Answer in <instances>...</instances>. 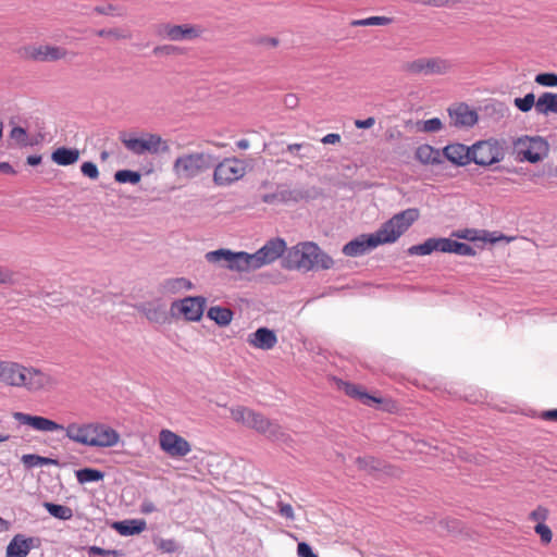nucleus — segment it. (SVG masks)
<instances>
[{
    "mask_svg": "<svg viewBox=\"0 0 557 557\" xmlns=\"http://www.w3.org/2000/svg\"><path fill=\"white\" fill-rule=\"evenodd\" d=\"M286 243L284 239L276 237L268 240L253 256V261L257 269L265 264L274 262L280 257H284L286 252Z\"/></svg>",
    "mask_w": 557,
    "mask_h": 557,
    "instance_id": "obj_13",
    "label": "nucleus"
},
{
    "mask_svg": "<svg viewBox=\"0 0 557 557\" xmlns=\"http://www.w3.org/2000/svg\"><path fill=\"white\" fill-rule=\"evenodd\" d=\"M13 419L20 424L29 425L34 430L40 432H54L64 429V425L59 424L48 418L32 416L20 411L13 413Z\"/></svg>",
    "mask_w": 557,
    "mask_h": 557,
    "instance_id": "obj_17",
    "label": "nucleus"
},
{
    "mask_svg": "<svg viewBox=\"0 0 557 557\" xmlns=\"http://www.w3.org/2000/svg\"><path fill=\"white\" fill-rule=\"evenodd\" d=\"M78 483L86 484L103 480L104 472L94 468H83L75 472Z\"/></svg>",
    "mask_w": 557,
    "mask_h": 557,
    "instance_id": "obj_33",
    "label": "nucleus"
},
{
    "mask_svg": "<svg viewBox=\"0 0 557 557\" xmlns=\"http://www.w3.org/2000/svg\"><path fill=\"white\" fill-rule=\"evenodd\" d=\"M443 252L456 253L458 256H474L476 253L471 245L446 237H444Z\"/></svg>",
    "mask_w": 557,
    "mask_h": 557,
    "instance_id": "obj_29",
    "label": "nucleus"
},
{
    "mask_svg": "<svg viewBox=\"0 0 557 557\" xmlns=\"http://www.w3.org/2000/svg\"><path fill=\"white\" fill-rule=\"evenodd\" d=\"M90 430L89 423H70L60 431L65 432V436L74 443L87 446L88 444V431Z\"/></svg>",
    "mask_w": 557,
    "mask_h": 557,
    "instance_id": "obj_23",
    "label": "nucleus"
},
{
    "mask_svg": "<svg viewBox=\"0 0 557 557\" xmlns=\"http://www.w3.org/2000/svg\"><path fill=\"white\" fill-rule=\"evenodd\" d=\"M147 527V523L143 519H128L117 521L113 524L114 530L123 536H131L141 533Z\"/></svg>",
    "mask_w": 557,
    "mask_h": 557,
    "instance_id": "obj_26",
    "label": "nucleus"
},
{
    "mask_svg": "<svg viewBox=\"0 0 557 557\" xmlns=\"http://www.w3.org/2000/svg\"><path fill=\"white\" fill-rule=\"evenodd\" d=\"M96 34L100 37H111L114 39H127L131 37V34L128 32H124L119 28H102L97 30Z\"/></svg>",
    "mask_w": 557,
    "mask_h": 557,
    "instance_id": "obj_45",
    "label": "nucleus"
},
{
    "mask_svg": "<svg viewBox=\"0 0 557 557\" xmlns=\"http://www.w3.org/2000/svg\"><path fill=\"white\" fill-rule=\"evenodd\" d=\"M247 343L255 348L270 350L276 345L277 337L274 331L259 327L248 335Z\"/></svg>",
    "mask_w": 557,
    "mask_h": 557,
    "instance_id": "obj_18",
    "label": "nucleus"
},
{
    "mask_svg": "<svg viewBox=\"0 0 557 557\" xmlns=\"http://www.w3.org/2000/svg\"><path fill=\"white\" fill-rule=\"evenodd\" d=\"M144 313L149 321L157 323L164 321L166 318V312L161 306L149 305L144 308Z\"/></svg>",
    "mask_w": 557,
    "mask_h": 557,
    "instance_id": "obj_41",
    "label": "nucleus"
},
{
    "mask_svg": "<svg viewBox=\"0 0 557 557\" xmlns=\"http://www.w3.org/2000/svg\"><path fill=\"white\" fill-rule=\"evenodd\" d=\"M345 393L358 400H360L364 405H371L372 403H380L381 400L374 396L369 395L367 392L362 391L359 385L346 383L345 384Z\"/></svg>",
    "mask_w": 557,
    "mask_h": 557,
    "instance_id": "obj_32",
    "label": "nucleus"
},
{
    "mask_svg": "<svg viewBox=\"0 0 557 557\" xmlns=\"http://www.w3.org/2000/svg\"><path fill=\"white\" fill-rule=\"evenodd\" d=\"M356 463L359 469H362V470H366L369 472L377 471L382 467L381 461L371 456L358 457L356 459Z\"/></svg>",
    "mask_w": 557,
    "mask_h": 557,
    "instance_id": "obj_40",
    "label": "nucleus"
},
{
    "mask_svg": "<svg viewBox=\"0 0 557 557\" xmlns=\"http://www.w3.org/2000/svg\"><path fill=\"white\" fill-rule=\"evenodd\" d=\"M247 428L253 429L258 433H261L271 440H280L284 435L278 423L269 420L263 414L255 410H251L250 412V419Z\"/></svg>",
    "mask_w": 557,
    "mask_h": 557,
    "instance_id": "obj_15",
    "label": "nucleus"
},
{
    "mask_svg": "<svg viewBox=\"0 0 557 557\" xmlns=\"http://www.w3.org/2000/svg\"><path fill=\"white\" fill-rule=\"evenodd\" d=\"M442 128V121L438 117H432L423 122L422 131L428 133L437 132Z\"/></svg>",
    "mask_w": 557,
    "mask_h": 557,
    "instance_id": "obj_53",
    "label": "nucleus"
},
{
    "mask_svg": "<svg viewBox=\"0 0 557 557\" xmlns=\"http://www.w3.org/2000/svg\"><path fill=\"white\" fill-rule=\"evenodd\" d=\"M373 242L375 240L372 238L371 234L361 235L344 245L343 253L349 257L362 256L377 247Z\"/></svg>",
    "mask_w": 557,
    "mask_h": 557,
    "instance_id": "obj_20",
    "label": "nucleus"
},
{
    "mask_svg": "<svg viewBox=\"0 0 557 557\" xmlns=\"http://www.w3.org/2000/svg\"><path fill=\"white\" fill-rule=\"evenodd\" d=\"M247 165L237 158H225L219 162L213 172V182L216 186H230L245 176Z\"/></svg>",
    "mask_w": 557,
    "mask_h": 557,
    "instance_id": "obj_7",
    "label": "nucleus"
},
{
    "mask_svg": "<svg viewBox=\"0 0 557 557\" xmlns=\"http://www.w3.org/2000/svg\"><path fill=\"white\" fill-rule=\"evenodd\" d=\"M81 172L84 176L90 180H97L99 177V170L96 163L86 161L81 165Z\"/></svg>",
    "mask_w": 557,
    "mask_h": 557,
    "instance_id": "obj_48",
    "label": "nucleus"
},
{
    "mask_svg": "<svg viewBox=\"0 0 557 557\" xmlns=\"http://www.w3.org/2000/svg\"><path fill=\"white\" fill-rule=\"evenodd\" d=\"M438 149L430 145H421L416 150V159L423 164H438L442 162Z\"/></svg>",
    "mask_w": 557,
    "mask_h": 557,
    "instance_id": "obj_28",
    "label": "nucleus"
},
{
    "mask_svg": "<svg viewBox=\"0 0 557 557\" xmlns=\"http://www.w3.org/2000/svg\"><path fill=\"white\" fill-rule=\"evenodd\" d=\"M549 515V511L544 506H537L533 511L530 512L529 519L536 521L537 523H545Z\"/></svg>",
    "mask_w": 557,
    "mask_h": 557,
    "instance_id": "obj_49",
    "label": "nucleus"
},
{
    "mask_svg": "<svg viewBox=\"0 0 557 557\" xmlns=\"http://www.w3.org/2000/svg\"><path fill=\"white\" fill-rule=\"evenodd\" d=\"M206 299L203 297H186L180 301L181 313L189 321H199L203 314Z\"/></svg>",
    "mask_w": 557,
    "mask_h": 557,
    "instance_id": "obj_19",
    "label": "nucleus"
},
{
    "mask_svg": "<svg viewBox=\"0 0 557 557\" xmlns=\"http://www.w3.org/2000/svg\"><path fill=\"white\" fill-rule=\"evenodd\" d=\"M252 409L244 406H236L230 409L231 417L234 421L242 423L247 426L250 419V412Z\"/></svg>",
    "mask_w": 557,
    "mask_h": 557,
    "instance_id": "obj_38",
    "label": "nucleus"
},
{
    "mask_svg": "<svg viewBox=\"0 0 557 557\" xmlns=\"http://www.w3.org/2000/svg\"><path fill=\"white\" fill-rule=\"evenodd\" d=\"M94 11L100 15H116V16L123 15V12H121V11L116 12V7H114L113 4L97 5L94 8Z\"/></svg>",
    "mask_w": 557,
    "mask_h": 557,
    "instance_id": "obj_52",
    "label": "nucleus"
},
{
    "mask_svg": "<svg viewBox=\"0 0 557 557\" xmlns=\"http://www.w3.org/2000/svg\"><path fill=\"white\" fill-rule=\"evenodd\" d=\"M297 554L299 557H318V555L313 553L311 546L306 542H300L298 544Z\"/></svg>",
    "mask_w": 557,
    "mask_h": 557,
    "instance_id": "obj_57",
    "label": "nucleus"
},
{
    "mask_svg": "<svg viewBox=\"0 0 557 557\" xmlns=\"http://www.w3.org/2000/svg\"><path fill=\"white\" fill-rule=\"evenodd\" d=\"M208 317L220 326H226L233 319V311L225 307L214 306L208 310Z\"/></svg>",
    "mask_w": 557,
    "mask_h": 557,
    "instance_id": "obj_31",
    "label": "nucleus"
},
{
    "mask_svg": "<svg viewBox=\"0 0 557 557\" xmlns=\"http://www.w3.org/2000/svg\"><path fill=\"white\" fill-rule=\"evenodd\" d=\"M535 533L540 536L543 544H549L553 540V532L550 528L545 523H536L534 527Z\"/></svg>",
    "mask_w": 557,
    "mask_h": 557,
    "instance_id": "obj_46",
    "label": "nucleus"
},
{
    "mask_svg": "<svg viewBox=\"0 0 557 557\" xmlns=\"http://www.w3.org/2000/svg\"><path fill=\"white\" fill-rule=\"evenodd\" d=\"M341 140V136L338 134H335V133H330L327 135H325L321 141L325 145H332V144H336Z\"/></svg>",
    "mask_w": 557,
    "mask_h": 557,
    "instance_id": "obj_61",
    "label": "nucleus"
},
{
    "mask_svg": "<svg viewBox=\"0 0 557 557\" xmlns=\"http://www.w3.org/2000/svg\"><path fill=\"white\" fill-rule=\"evenodd\" d=\"M284 104L288 109H294L298 104V98L293 94H288L284 97Z\"/></svg>",
    "mask_w": 557,
    "mask_h": 557,
    "instance_id": "obj_59",
    "label": "nucleus"
},
{
    "mask_svg": "<svg viewBox=\"0 0 557 557\" xmlns=\"http://www.w3.org/2000/svg\"><path fill=\"white\" fill-rule=\"evenodd\" d=\"M79 159V150L77 148L60 147L51 153V160L62 166L76 163Z\"/></svg>",
    "mask_w": 557,
    "mask_h": 557,
    "instance_id": "obj_25",
    "label": "nucleus"
},
{
    "mask_svg": "<svg viewBox=\"0 0 557 557\" xmlns=\"http://www.w3.org/2000/svg\"><path fill=\"white\" fill-rule=\"evenodd\" d=\"M160 448L172 458H182L191 451V446L183 436L164 429L159 433Z\"/></svg>",
    "mask_w": 557,
    "mask_h": 557,
    "instance_id": "obj_9",
    "label": "nucleus"
},
{
    "mask_svg": "<svg viewBox=\"0 0 557 557\" xmlns=\"http://www.w3.org/2000/svg\"><path fill=\"white\" fill-rule=\"evenodd\" d=\"M201 30L189 24L172 25L160 24L157 27V35L173 41L190 40L200 36Z\"/></svg>",
    "mask_w": 557,
    "mask_h": 557,
    "instance_id": "obj_14",
    "label": "nucleus"
},
{
    "mask_svg": "<svg viewBox=\"0 0 557 557\" xmlns=\"http://www.w3.org/2000/svg\"><path fill=\"white\" fill-rule=\"evenodd\" d=\"M310 146L308 144H289L286 147V150L290 153H294L295 151H298L302 148H309Z\"/></svg>",
    "mask_w": 557,
    "mask_h": 557,
    "instance_id": "obj_63",
    "label": "nucleus"
},
{
    "mask_svg": "<svg viewBox=\"0 0 557 557\" xmlns=\"http://www.w3.org/2000/svg\"><path fill=\"white\" fill-rule=\"evenodd\" d=\"M523 159L531 162L536 163L543 159V154L535 151L533 147H529L522 151Z\"/></svg>",
    "mask_w": 557,
    "mask_h": 557,
    "instance_id": "obj_56",
    "label": "nucleus"
},
{
    "mask_svg": "<svg viewBox=\"0 0 557 557\" xmlns=\"http://www.w3.org/2000/svg\"><path fill=\"white\" fill-rule=\"evenodd\" d=\"M119 441L120 434L110 425L100 422H90L87 446L108 448L115 446Z\"/></svg>",
    "mask_w": 557,
    "mask_h": 557,
    "instance_id": "obj_11",
    "label": "nucleus"
},
{
    "mask_svg": "<svg viewBox=\"0 0 557 557\" xmlns=\"http://www.w3.org/2000/svg\"><path fill=\"white\" fill-rule=\"evenodd\" d=\"M277 507H278V513L282 517H284L287 520H292V521L295 519L294 509L289 504H285L283 502H277Z\"/></svg>",
    "mask_w": 557,
    "mask_h": 557,
    "instance_id": "obj_55",
    "label": "nucleus"
},
{
    "mask_svg": "<svg viewBox=\"0 0 557 557\" xmlns=\"http://www.w3.org/2000/svg\"><path fill=\"white\" fill-rule=\"evenodd\" d=\"M451 124L456 127H471L478 121L475 111L469 109L467 104H459L449 110Z\"/></svg>",
    "mask_w": 557,
    "mask_h": 557,
    "instance_id": "obj_22",
    "label": "nucleus"
},
{
    "mask_svg": "<svg viewBox=\"0 0 557 557\" xmlns=\"http://www.w3.org/2000/svg\"><path fill=\"white\" fill-rule=\"evenodd\" d=\"M375 124V119L370 116L366 120H356L355 121V126L357 128H363V129H367V128H370L372 127L373 125Z\"/></svg>",
    "mask_w": 557,
    "mask_h": 557,
    "instance_id": "obj_58",
    "label": "nucleus"
},
{
    "mask_svg": "<svg viewBox=\"0 0 557 557\" xmlns=\"http://www.w3.org/2000/svg\"><path fill=\"white\" fill-rule=\"evenodd\" d=\"M121 140L127 150L137 156L146 152L158 153L159 151L165 152L169 150L168 144L157 134H146L143 138L123 136Z\"/></svg>",
    "mask_w": 557,
    "mask_h": 557,
    "instance_id": "obj_8",
    "label": "nucleus"
},
{
    "mask_svg": "<svg viewBox=\"0 0 557 557\" xmlns=\"http://www.w3.org/2000/svg\"><path fill=\"white\" fill-rule=\"evenodd\" d=\"M505 141L497 139L480 140L471 146V162L480 166H490L504 160Z\"/></svg>",
    "mask_w": 557,
    "mask_h": 557,
    "instance_id": "obj_6",
    "label": "nucleus"
},
{
    "mask_svg": "<svg viewBox=\"0 0 557 557\" xmlns=\"http://www.w3.org/2000/svg\"><path fill=\"white\" fill-rule=\"evenodd\" d=\"M282 264L287 270L307 272L314 269L329 270L333 267L334 261L315 243L305 242L287 249Z\"/></svg>",
    "mask_w": 557,
    "mask_h": 557,
    "instance_id": "obj_2",
    "label": "nucleus"
},
{
    "mask_svg": "<svg viewBox=\"0 0 557 557\" xmlns=\"http://www.w3.org/2000/svg\"><path fill=\"white\" fill-rule=\"evenodd\" d=\"M535 111L543 115L557 114V94L550 91L543 92L536 100Z\"/></svg>",
    "mask_w": 557,
    "mask_h": 557,
    "instance_id": "obj_27",
    "label": "nucleus"
},
{
    "mask_svg": "<svg viewBox=\"0 0 557 557\" xmlns=\"http://www.w3.org/2000/svg\"><path fill=\"white\" fill-rule=\"evenodd\" d=\"M261 200L267 205H288L287 186L278 184L275 191L262 195Z\"/></svg>",
    "mask_w": 557,
    "mask_h": 557,
    "instance_id": "obj_30",
    "label": "nucleus"
},
{
    "mask_svg": "<svg viewBox=\"0 0 557 557\" xmlns=\"http://www.w3.org/2000/svg\"><path fill=\"white\" fill-rule=\"evenodd\" d=\"M0 382L8 386L39 391L54 384L52 376L37 368L0 359Z\"/></svg>",
    "mask_w": 557,
    "mask_h": 557,
    "instance_id": "obj_1",
    "label": "nucleus"
},
{
    "mask_svg": "<svg viewBox=\"0 0 557 557\" xmlns=\"http://www.w3.org/2000/svg\"><path fill=\"white\" fill-rule=\"evenodd\" d=\"M141 175L137 171L132 170H119L114 174V180L120 184H133L136 185L140 182Z\"/></svg>",
    "mask_w": 557,
    "mask_h": 557,
    "instance_id": "obj_37",
    "label": "nucleus"
},
{
    "mask_svg": "<svg viewBox=\"0 0 557 557\" xmlns=\"http://www.w3.org/2000/svg\"><path fill=\"white\" fill-rule=\"evenodd\" d=\"M535 82L542 86L556 87L557 86V74H555V73L537 74L535 76Z\"/></svg>",
    "mask_w": 557,
    "mask_h": 557,
    "instance_id": "obj_47",
    "label": "nucleus"
},
{
    "mask_svg": "<svg viewBox=\"0 0 557 557\" xmlns=\"http://www.w3.org/2000/svg\"><path fill=\"white\" fill-rule=\"evenodd\" d=\"M206 260L235 272L257 270L252 253L246 251L234 252L230 249L221 248L207 252Z\"/></svg>",
    "mask_w": 557,
    "mask_h": 557,
    "instance_id": "obj_5",
    "label": "nucleus"
},
{
    "mask_svg": "<svg viewBox=\"0 0 557 557\" xmlns=\"http://www.w3.org/2000/svg\"><path fill=\"white\" fill-rule=\"evenodd\" d=\"M87 552H88L89 557H92V555H98V556H102V557H108V556L112 555L114 557H119L117 550L104 549L99 546H89L87 548Z\"/></svg>",
    "mask_w": 557,
    "mask_h": 557,
    "instance_id": "obj_51",
    "label": "nucleus"
},
{
    "mask_svg": "<svg viewBox=\"0 0 557 557\" xmlns=\"http://www.w3.org/2000/svg\"><path fill=\"white\" fill-rule=\"evenodd\" d=\"M535 96L534 94L530 92V94H527L524 97L522 98H516L515 99V104L516 107L522 111V112H528L530 111L533 107L535 108Z\"/></svg>",
    "mask_w": 557,
    "mask_h": 557,
    "instance_id": "obj_44",
    "label": "nucleus"
},
{
    "mask_svg": "<svg viewBox=\"0 0 557 557\" xmlns=\"http://www.w3.org/2000/svg\"><path fill=\"white\" fill-rule=\"evenodd\" d=\"M158 549L162 550L163 553L172 554L175 553L178 549V545L175 540L173 539H161L157 543Z\"/></svg>",
    "mask_w": 557,
    "mask_h": 557,
    "instance_id": "obj_50",
    "label": "nucleus"
},
{
    "mask_svg": "<svg viewBox=\"0 0 557 557\" xmlns=\"http://www.w3.org/2000/svg\"><path fill=\"white\" fill-rule=\"evenodd\" d=\"M444 157L453 164L463 166L471 162V147L463 144H450L443 149Z\"/></svg>",
    "mask_w": 557,
    "mask_h": 557,
    "instance_id": "obj_21",
    "label": "nucleus"
},
{
    "mask_svg": "<svg viewBox=\"0 0 557 557\" xmlns=\"http://www.w3.org/2000/svg\"><path fill=\"white\" fill-rule=\"evenodd\" d=\"M178 47L173 45H162L153 48L154 55H170L178 52Z\"/></svg>",
    "mask_w": 557,
    "mask_h": 557,
    "instance_id": "obj_54",
    "label": "nucleus"
},
{
    "mask_svg": "<svg viewBox=\"0 0 557 557\" xmlns=\"http://www.w3.org/2000/svg\"><path fill=\"white\" fill-rule=\"evenodd\" d=\"M392 23L391 17L386 16H370L362 20H356L351 22L354 26H374V25H388Z\"/></svg>",
    "mask_w": 557,
    "mask_h": 557,
    "instance_id": "obj_42",
    "label": "nucleus"
},
{
    "mask_svg": "<svg viewBox=\"0 0 557 557\" xmlns=\"http://www.w3.org/2000/svg\"><path fill=\"white\" fill-rule=\"evenodd\" d=\"M156 510H157V508H156L154 504L150 500H144L140 505V511L143 513L148 515V513L154 512Z\"/></svg>",
    "mask_w": 557,
    "mask_h": 557,
    "instance_id": "obj_60",
    "label": "nucleus"
},
{
    "mask_svg": "<svg viewBox=\"0 0 557 557\" xmlns=\"http://www.w3.org/2000/svg\"><path fill=\"white\" fill-rule=\"evenodd\" d=\"M419 219V210L408 208L384 222L381 227L373 234L376 246L383 244L395 243L417 220Z\"/></svg>",
    "mask_w": 557,
    "mask_h": 557,
    "instance_id": "obj_3",
    "label": "nucleus"
},
{
    "mask_svg": "<svg viewBox=\"0 0 557 557\" xmlns=\"http://www.w3.org/2000/svg\"><path fill=\"white\" fill-rule=\"evenodd\" d=\"M163 288L166 293L176 294L191 289L193 283L185 277L169 278L163 283Z\"/></svg>",
    "mask_w": 557,
    "mask_h": 557,
    "instance_id": "obj_34",
    "label": "nucleus"
},
{
    "mask_svg": "<svg viewBox=\"0 0 557 557\" xmlns=\"http://www.w3.org/2000/svg\"><path fill=\"white\" fill-rule=\"evenodd\" d=\"M40 545V540L35 536L15 534L7 546L5 557H27L33 548Z\"/></svg>",
    "mask_w": 557,
    "mask_h": 557,
    "instance_id": "obj_16",
    "label": "nucleus"
},
{
    "mask_svg": "<svg viewBox=\"0 0 557 557\" xmlns=\"http://www.w3.org/2000/svg\"><path fill=\"white\" fill-rule=\"evenodd\" d=\"M23 54L36 62H55L66 58L69 51L60 46L30 45L24 48Z\"/></svg>",
    "mask_w": 557,
    "mask_h": 557,
    "instance_id": "obj_12",
    "label": "nucleus"
},
{
    "mask_svg": "<svg viewBox=\"0 0 557 557\" xmlns=\"http://www.w3.org/2000/svg\"><path fill=\"white\" fill-rule=\"evenodd\" d=\"M21 461L26 468H37L58 463L55 459L42 457L36 454L23 455Z\"/></svg>",
    "mask_w": 557,
    "mask_h": 557,
    "instance_id": "obj_36",
    "label": "nucleus"
},
{
    "mask_svg": "<svg viewBox=\"0 0 557 557\" xmlns=\"http://www.w3.org/2000/svg\"><path fill=\"white\" fill-rule=\"evenodd\" d=\"M444 237H431L424 240L422 244L411 246L408 249V253L411 256H428L433 251L443 252Z\"/></svg>",
    "mask_w": 557,
    "mask_h": 557,
    "instance_id": "obj_24",
    "label": "nucleus"
},
{
    "mask_svg": "<svg viewBox=\"0 0 557 557\" xmlns=\"http://www.w3.org/2000/svg\"><path fill=\"white\" fill-rule=\"evenodd\" d=\"M214 158L206 152L184 153L173 163V173L180 180H193L210 169Z\"/></svg>",
    "mask_w": 557,
    "mask_h": 557,
    "instance_id": "obj_4",
    "label": "nucleus"
},
{
    "mask_svg": "<svg viewBox=\"0 0 557 557\" xmlns=\"http://www.w3.org/2000/svg\"><path fill=\"white\" fill-rule=\"evenodd\" d=\"M10 138L22 147H26L29 145L27 132L25 128H23L21 126H14L11 129Z\"/></svg>",
    "mask_w": 557,
    "mask_h": 557,
    "instance_id": "obj_43",
    "label": "nucleus"
},
{
    "mask_svg": "<svg viewBox=\"0 0 557 557\" xmlns=\"http://www.w3.org/2000/svg\"><path fill=\"white\" fill-rule=\"evenodd\" d=\"M543 419L557 421V409L547 410L542 413Z\"/></svg>",
    "mask_w": 557,
    "mask_h": 557,
    "instance_id": "obj_64",
    "label": "nucleus"
},
{
    "mask_svg": "<svg viewBox=\"0 0 557 557\" xmlns=\"http://www.w3.org/2000/svg\"><path fill=\"white\" fill-rule=\"evenodd\" d=\"M12 281V273L3 268H0V284H5Z\"/></svg>",
    "mask_w": 557,
    "mask_h": 557,
    "instance_id": "obj_62",
    "label": "nucleus"
},
{
    "mask_svg": "<svg viewBox=\"0 0 557 557\" xmlns=\"http://www.w3.org/2000/svg\"><path fill=\"white\" fill-rule=\"evenodd\" d=\"M288 203H297L302 200H309L313 198L311 190L306 188H289L287 187Z\"/></svg>",
    "mask_w": 557,
    "mask_h": 557,
    "instance_id": "obj_39",
    "label": "nucleus"
},
{
    "mask_svg": "<svg viewBox=\"0 0 557 557\" xmlns=\"http://www.w3.org/2000/svg\"><path fill=\"white\" fill-rule=\"evenodd\" d=\"M44 507L52 517L57 519L66 521L73 518V510L67 506L46 502Z\"/></svg>",
    "mask_w": 557,
    "mask_h": 557,
    "instance_id": "obj_35",
    "label": "nucleus"
},
{
    "mask_svg": "<svg viewBox=\"0 0 557 557\" xmlns=\"http://www.w3.org/2000/svg\"><path fill=\"white\" fill-rule=\"evenodd\" d=\"M410 74L442 75L450 69L449 61L442 58H419L405 64Z\"/></svg>",
    "mask_w": 557,
    "mask_h": 557,
    "instance_id": "obj_10",
    "label": "nucleus"
}]
</instances>
